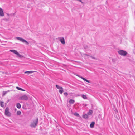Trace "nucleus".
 Masks as SVG:
<instances>
[{
  "instance_id": "nucleus-25",
  "label": "nucleus",
  "mask_w": 135,
  "mask_h": 135,
  "mask_svg": "<svg viewBox=\"0 0 135 135\" xmlns=\"http://www.w3.org/2000/svg\"><path fill=\"white\" fill-rule=\"evenodd\" d=\"M84 48L85 49H87V48H88V46H86L85 47V46H84Z\"/></svg>"
},
{
  "instance_id": "nucleus-14",
  "label": "nucleus",
  "mask_w": 135,
  "mask_h": 135,
  "mask_svg": "<svg viewBox=\"0 0 135 135\" xmlns=\"http://www.w3.org/2000/svg\"><path fill=\"white\" fill-rule=\"evenodd\" d=\"M56 86L58 89H59V90L63 89V88L62 87L60 86L57 85H56Z\"/></svg>"
},
{
  "instance_id": "nucleus-10",
  "label": "nucleus",
  "mask_w": 135,
  "mask_h": 135,
  "mask_svg": "<svg viewBox=\"0 0 135 135\" xmlns=\"http://www.w3.org/2000/svg\"><path fill=\"white\" fill-rule=\"evenodd\" d=\"M80 78H81L82 79H83L84 81H86L88 83H90V81L88 80H87L85 78L82 77H81Z\"/></svg>"
},
{
  "instance_id": "nucleus-8",
  "label": "nucleus",
  "mask_w": 135,
  "mask_h": 135,
  "mask_svg": "<svg viewBox=\"0 0 135 135\" xmlns=\"http://www.w3.org/2000/svg\"><path fill=\"white\" fill-rule=\"evenodd\" d=\"M4 15V13L2 8L0 7V16H3Z\"/></svg>"
},
{
  "instance_id": "nucleus-11",
  "label": "nucleus",
  "mask_w": 135,
  "mask_h": 135,
  "mask_svg": "<svg viewBox=\"0 0 135 135\" xmlns=\"http://www.w3.org/2000/svg\"><path fill=\"white\" fill-rule=\"evenodd\" d=\"M34 71H25V72L24 73L25 74L28 73V74H30L32 73H33Z\"/></svg>"
},
{
  "instance_id": "nucleus-20",
  "label": "nucleus",
  "mask_w": 135,
  "mask_h": 135,
  "mask_svg": "<svg viewBox=\"0 0 135 135\" xmlns=\"http://www.w3.org/2000/svg\"><path fill=\"white\" fill-rule=\"evenodd\" d=\"M74 101L72 99H71L69 101V103L70 104H73L74 103Z\"/></svg>"
},
{
  "instance_id": "nucleus-18",
  "label": "nucleus",
  "mask_w": 135,
  "mask_h": 135,
  "mask_svg": "<svg viewBox=\"0 0 135 135\" xmlns=\"http://www.w3.org/2000/svg\"><path fill=\"white\" fill-rule=\"evenodd\" d=\"M63 92H64V90H63V89H60L59 90V92L61 94H62Z\"/></svg>"
},
{
  "instance_id": "nucleus-6",
  "label": "nucleus",
  "mask_w": 135,
  "mask_h": 135,
  "mask_svg": "<svg viewBox=\"0 0 135 135\" xmlns=\"http://www.w3.org/2000/svg\"><path fill=\"white\" fill-rule=\"evenodd\" d=\"M59 38L61 43L63 44H65V42L64 38L63 37H60Z\"/></svg>"
},
{
  "instance_id": "nucleus-19",
  "label": "nucleus",
  "mask_w": 135,
  "mask_h": 135,
  "mask_svg": "<svg viewBox=\"0 0 135 135\" xmlns=\"http://www.w3.org/2000/svg\"><path fill=\"white\" fill-rule=\"evenodd\" d=\"M16 88L18 90H21V91H25V90L19 87H16Z\"/></svg>"
},
{
  "instance_id": "nucleus-22",
  "label": "nucleus",
  "mask_w": 135,
  "mask_h": 135,
  "mask_svg": "<svg viewBox=\"0 0 135 135\" xmlns=\"http://www.w3.org/2000/svg\"><path fill=\"white\" fill-rule=\"evenodd\" d=\"M74 115L77 117H79V115L78 113L77 112H75L74 114Z\"/></svg>"
},
{
  "instance_id": "nucleus-15",
  "label": "nucleus",
  "mask_w": 135,
  "mask_h": 135,
  "mask_svg": "<svg viewBox=\"0 0 135 135\" xmlns=\"http://www.w3.org/2000/svg\"><path fill=\"white\" fill-rule=\"evenodd\" d=\"M16 107L18 109H20L21 107V105L19 103H18L17 104Z\"/></svg>"
},
{
  "instance_id": "nucleus-1",
  "label": "nucleus",
  "mask_w": 135,
  "mask_h": 135,
  "mask_svg": "<svg viewBox=\"0 0 135 135\" xmlns=\"http://www.w3.org/2000/svg\"><path fill=\"white\" fill-rule=\"evenodd\" d=\"M38 120L37 118L36 119L33 120L30 124V127L32 128H35L38 123Z\"/></svg>"
},
{
  "instance_id": "nucleus-12",
  "label": "nucleus",
  "mask_w": 135,
  "mask_h": 135,
  "mask_svg": "<svg viewBox=\"0 0 135 135\" xmlns=\"http://www.w3.org/2000/svg\"><path fill=\"white\" fill-rule=\"evenodd\" d=\"M93 113V111L91 110H90L89 112L88 113V114L89 115H91Z\"/></svg>"
},
{
  "instance_id": "nucleus-16",
  "label": "nucleus",
  "mask_w": 135,
  "mask_h": 135,
  "mask_svg": "<svg viewBox=\"0 0 135 135\" xmlns=\"http://www.w3.org/2000/svg\"><path fill=\"white\" fill-rule=\"evenodd\" d=\"M9 92V90H8L7 91H3L2 94L3 96H4L8 92Z\"/></svg>"
},
{
  "instance_id": "nucleus-5",
  "label": "nucleus",
  "mask_w": 135,
  "mask_h": 135,
  "mask_svg": "<svg viewBox=\"0 0 135 135\" xmlns=\"http://www.w3.org/2000/svg\"><path fill=\"white\" fill-rule=\"evenodd\" d=\"M10 51L14 53V54L17 55L18 56L21 57V55H20L19 53L17 52V51L14 50H10Z\"/></svg>"
},
{
  "instance_id": "nucleus-2",
  "label": "nucleus",
  "mask_w": 135,
  "mask_h": 135,
  "mask_svg": "<svg viewBox=\"0 0 135 135\" xmlns=\"http://www.w3.org/2000/svg\"><path fill=\"white\" fill-rule=\"evenodd\" d=\"M118 52L120 55L124 56H125L127 54V52L123 50H119Z\"/></svg>"
},
{
  "instance_id": "nucleus-23",
  "label": "nucleus",
  "mask_w": 135,
  "mask_h": 135,
  "mask_svg": "<svg viewBox=\"0 0 135 135\" xmlns=\"http://www.w3.org/2000/svg\"><path fill=\"white\" fill-rule=\"evenodd\" d=\"M82 97L84 99H86L87 98L86 96L85 95H83Z\"/></svg>"
},
{
  "instance_id": "nucleus-26",
  "label": "nucleus",
  "mask_w": 135,
  "mask_h": 135,
  "mask_svg": "<svg viewBox=\"0 0 135 135\" xmlns=\"http://www.w3.org/2000/svg\"><path fill=\"white\" fill-rule=\"evenodd\" d=\"M93 59H96V58L94 57H92V56H90Z\"/></svg>"
},
{
  "instance_id": "nucleus-3",
  "label": "nucleus",
  "mask_w": 135,
  "mask_h": 135,
  "mask_svg": "<svg viewBox=\"0 0 135 135\" xmlns=\"http://www.w3.org/2000/svg\"><path fill=\"white\" fill-rule=\"evenodd\" d=\"M9 108L8 107H7L6 108L5 112V114L6 115L10 117L11 116V114L9 110Z\"/></svg>"
},
{
  "instance_id": "nucleus-17",
  "label": "nucleus",
  "mask_w": 135,
  "mask_h": 135,
  "mask_svg": "<svg viewBox=\"0 0 135 135\" xmlns=\"http://www.w3.org/2000/svg\"><path fill=\"white\" fill-rule=\"evenodd\" d=\"M4 102L2 101L0 102V105L2 107H4V105H3Z\"/></svg>"
},
{
  "instance_id": "nucleus-4",
  "label": "nucleus",
  "mask_w": 135,
  "mask_h": 135,
  "mask_svg": "<svg viewBox=\"0 0 135 135\" xmlns=\"http://www.w3.org/2000/svg\"><path fill=\"white\" fill-rule=\"evenodd\" d=\"M16 39H17V40H18L21 41L22 42L26 43V44L27 45L29 44V43L28 42H27V41H26L24 39L20 37H16Z\"/></svg>"
},
{
  "instance_id": "nucleus-9",
  "label": "nucleus",
  "mask_w": 135,
  "mask_h": 135,
  "mask_svg": "<svg viewBox=\"0 0 135 135\" xmlns=\"http://www.w3.org/2000/svg\"><path fill=\"white\" fill-rule=\"evenodd\" d=\"M95 124V122H92L90 125V127L91 128H93Z\"/></svg>"
},
{
  "instance_id": "nucleus-13",
  "label": "nucleus",
  "mask_w": 135,
  "mask_h": 135,
  "mask_svg": "<svg viewBox=\"0 0 135 135\" xmlns=\"http://www.w3.org/2000/svg\"><path fill=\"white\" fill-rule=\"evenodd\" d=\"M82 117L84 118L85 119L88 118V116L87 115V114H83V115Z\"/></svg>"
},
{
  "instance_id": "nucleus-7",
  "label": "nucleus",
  "mask_w": 135,
  "mask_h": 135,
  "mask_svg": "<svg viewBox=\"0 0 135 135\" xmlns=\"http://www.w3.org/2000/svg\"><path fill=\"white\" fill-rule=\"evenodd\" d=\"M20 99L22 100H27L28 98L27 97L26 95L22 96L20 97Z\"/></svg>"
},
{
  "instance_id": "nucleus-28",
  "label": "nucleus",
  "mask_w": 135,
  "mask_h": 135,
  "mask_svg": "<svg viewBox=\"0 0 135 135\" xmlns=\"http://www.w3.org/2000/svg\"><path fill=\"white\" fill-rule=\"evenodd\" d=\"M112 60L113 61V59H112Z\"/></svg>"
},
{
  "instance_id": "nucleus-21",
  "label": "nucleus",
  "mask_w": 135,
  "mask_h": 135,
  "mask_svg": "<svg viewBox=\"0 0 135 135\" xmlns=\"http://www.w3.org/2000/svg\"><path fill=\"white\" fill-rule=\"evenodd\" d=\"M21 114V112L20 111H18L17 112V114L18 115H20Z\"/></svg>"
},
{
  "instance_id": "nucleus-24",
  "label": "nucleus",
  "mask_w": 135,
  "mask_h": 135,
  "mask_svg": "<svg viewBox=\"0 0 135 135\" xmlns=\"http://www.w3.org/2000/svg\"><path fill=\"white\" fill-rule=\"evenodd\" d=\"M64 95L66 97L68 95V93H67L65 92L64 93Z\"/></svg>"
},
{
  "instance_id": "nucleus-27",
  "label": "nucleus",
  "mask_w": 135,
  "mask_h": 135,
  "mask_svg": "<svg viewBox=\"0 0 135 135\" xmlns=\"http://www.w3.org/2000/svg\"><path fill=\"white\" fill-rule=\"evenodd\" d=\"M85 55H86V56H88V55L87 54H85Z\"/></svg>"
}]
</instances>
